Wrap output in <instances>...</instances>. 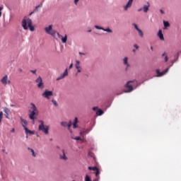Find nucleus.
<instances>
[{
    "mask_svg": "<svg viewBox=\"0 0 181 181\" xmlns=\"http://www.w3.org/2000/svg\"><path fill=\"white\" fill-rule=\"evenodd\" d=\"M145 81H143L142 82H138V81H129L127 83L124 85V87L126 89L123 90V93H131L134 91V90H136V88H138L141 84H144Z\"/></svg>",
    "mask_w": 181,
    "mask_h": 181,
    "instance_id": "obj_1",
    "label": "nucleus"
},
{
    "mask_svg": "<svg viewBox=\"0 0 181 181\" xmlns=\"http://www.w3.org/2000/svg\"><path fill=\"white\" fill-rule=\"evenodd\" d=\"M32 19L30 18H28L27 20L25 18L23 19L22 26L24 30H28V28H29L30 32H33L35 30V26L32 25Z\"/></svg>",
    "mask_w": 181,
    "mask_h": 181,
    "instance_id": "obj_2",
    "label": "nucleus"
},
{
    "mask_svg": "<svg viewBox=\"0 0 181 181\" xmlns=\"http://www.w3.org/2000/svg\"><path fill=\"white\" fill-rule=\"evenodd\" d=\"M38 122L40 124L38 126V131H41V132L47 135L49 134V129H50V126H45V122L43 120H38Z\"/></svg>",
    "mask_w": 181,
    "mask_h": 181,
    "instance_id": "obj_3",
    "label": "nucleus"
},
{
    "mask_svg": "<svg viewBox=\"0 0 181 181\" xmlns=\"http://www.w3.org/2000/svg\"><path fill=\"white\" fill-rule=\"evenodd\" d=\"M172 66H173V64L171 61V64L168 68H166L165 70H163V71L160 72V71L159 69H156V73L157 75L156 76V77H163V76H165V74H166V73H168V71H169V69H170L172 67Z\"/></svg>",
    "mask_w": 181,
    "mask_h": 181,
    "instance_id": "obj_4",
    "label": "nucleus"
},
{
    "mask_svg": "<svg viewBox=\"0 0 181 181\" xmlns=\"http://www.w3.org/2000/svg\"><path fill=\"white\" fill-rule=\"evenodd\" d=\"M35 83H37V87L38 88H40L41 90H43V88H45V83H43L42 77L38 76L37 78L35 80Z\"/></svg>",
    "mask_w": 181,
    "mask_h": 181,
    "instance_id": "obj_5",
    "label": "nucleus"
},
{
    "mask_svg": "<svg viewBox=\"0 0 181 181\" xmlns=\"http://www.w3.org/2000/svg\"><path fill=\"white\" fill-rule=\"evenodd\" d=\"M42 97L45 98H49V97H52L53 95V91L52 90H45L42 94Z\"/></svg>",
    "mask_w": 181,
    "mask_h": 181,
    "instance_id": "obj_6",
    "label": "nucleus"
},
{
    "mask_svg": "<svg viewBox=\"0 0 181 181\" xmlns=\"http://www.w3.org/2000/svg\"><path fill=\"white\" fill-rule=\"evenodd\" d=\"M2 84L6 86V84H10L11 81H8V75H5L1 80Z\"/></svg>",
    "mask_w": 181,
    "mask_h": 181,
    "instance_id": "obj_7",
    "label": "nucleus"
},
{
    "mask_svg": "<svg viewBox=\"0 0 181 181\" xmlns=\"http://www.w3.org/2000/svg\"><path fill=\"white\" fill-rule=\"evenodd\" d=\"M69 75V72L67 71V68L65 69L64 72L61 74L57 78V81H59V80H62V78H64L66 76Z\"/></svg>",
    "mask_w": 181,
    "mask_h": 181,
    "instance_id": "obj_8",
    "label": "nucleus"
},
{
    "mask_svg": "<svg viewBox=\"0 0 181 181\" xmlns=\"http://www.w3.org/2000/svg\"><path fill=\"white\" fill-rule=\"evenodd\" d=\"M132 2L134 0H129L125 6H124V11H128V8H131L132 6Z\"/></svg>",
    "mask_w": 181,
    "mask_h": 181,
    "instance_id": "obj_9",
    "label": "nucleus"
},
{
    "mask_svg": "<svg viewBox=\"0 0 181 181\" xmlns=\"http://www.w3.org/2000/svg\"><path fill=\"white\" fill-rule=\"evenodd\" d=\"M37 115V114L36 113V112L31 111L30 113L29 114V118H30V119L35 121V119H36Z\"/></svg>",
    "mask_w": 181,
    "mask_h": 181,
    "instance_id": "obj_10",
    "label": "nucleus"
},
{
    "mask_svg": "<svg viewBox=\"0 0 181 181\" xmlns=\"http://www.w3.org/2000/svg\"><path fill=\"white\" fill-rule=\"evenodd\" d=\"M123 64L124 66H126V70L128 69V67H130L131 65L128 63V57H126L123 59Z\"/></svg>",
    "mask_w": 181,
    "mask_h": 181,
    "instance_id": "obj_11",
    "label": "nucleus"
},
{
    "mask_svg": "<svg viewBox=\"0 0 181 181\" xmlns=\"http://www.w3.org/2000/svg\"><path fill=\"white\" fill-rule=\"evenodd\" d=\"M53 29V25H49L48 27H46L45 28V30L46 32V33H47L48 35H49V33L52 32L51 30Z\"/></svg>",
    "mask_w": 181,
    "mask_h": 181,
    "instance_id": "obj_12",
    "label": "nucleus"
},
{
    "mask_svg": "<svg viewBox=\"0 0 181 181\" xmlns=\"http://www.w3.org/2000/svg\"><path fill=\"white\" fill-rule=\"evenodd\" d=\"M149 6H151V4H149V2H147V5H144L143 6V11L144 12H145V13H146V12L149 11Z\"/></svg>",
    "mask_w": 181,
    "mask_h": 181,
    "instance_id": "obj_13",
    "label": "nucleus"
},
{
    "mask_svg": "<svg viewBox=\"0 0 181 181\" xmlns=\"http://www.w3.org/2000/svg\"><path fill=\"white\" fill-rule=\"evenodd\" d=\"M4 116L6 117V118H9V109H8L7 107H4Z\"/></svg>",
    "mask_w": 181,
    "mask_h": 181,
    "instance_id": "obj_14",
    "label": "nucleus"
},
{
    "mask_svg": "<svg viewBox=\"0 0 181 181\" xmlns=\"http://www.w3.org/2000/svg\"><path fill=\"white\" fill-rule=\"evenodd\" d=\"M158 36L161 40H165V37H163V33H162V30H159L158 33Z\"/></svg>",
    "mask_w": 181,
    "mask_h": 181,
    "instance_id": "obj_15",
    "label": "nucleus"
},
{
    "mask_svg": "<svg viewBox=\"0 0 181 181\" xmlns=\"http://www.w3.org/2000/svg\"><path fill=\"white\" fill-rule=\"evenodd\" d=\"M62 153H63L62 156V155L59 156L60 159H62L63 160H67L68 158L66 156V153L64 152V149L62 150Z\"/></svg>",
    "mask_w": 181,
    "mask_h": 181,
    "instance_id": "obj_16",
    "label": "nucleus"
},
{
    "mask_svg": "<svg viewBox=\"0 0 181 181\" xmlns=\"http://www.w3.org/2000/svg\"><path fill=\"white\" fill-rule=\"evenodd\" d=\"M180 54V52H177V54H176L175 59L172 61L173 64H175V63H176L177 62H178Z\"/></svg>",
    "mask_w": 181,
    "mask_h": 181,
    "instance_id": "obj_17",
    "label": "nucleus"
},
{
    "mask_svg": "<svg viewBox=\"0 0 181 181\" xmlns=\"http://www.w3.org/2000/svg\"><path fill=\"white\" fill-rule=\"evenodd\" d=\"M31 105V112H37V107H36V105L35 103H30Z\"/></svg>",
    "mask_w": 181,
    "mask_h": 181,
    "instance_id": "obj_18",
    "label": "nucleus"
},
{
    "mask_svg": "<svg viewBox=\"0 0 181 181\" xmlns=\"http://www.w3.org/2000/svg\"><path fill=\"white\" fill-rule=\"evenodd\" d=\"M163 22L164 25V27H163L164 30L167 29V28H169V26H170V23H169V21H163Z\"/></svg>",
    "mask_w": 181,
    "mask_h": 181,
    "instance_id": "obj_19",
    "label": "nucleus"
},
{
    "mask_svg": "<svg viewBox=\"0 0 181 181\" xmlns=\"http://www.w3.org/2000/svg\"><path fill=\"white\" fill-rule=\"evenodd\" d=\"M25 134H30V135H35V131H30L28 127H25Z\"/></svg>",
    "mask_w": 181,
    "mask_h": 181,
    "instance_id": "obj_20",
    "label": "nucleus"
},
{
    "mask_svg": "<svg viewBox=\"0 0 181 181\" xmlns=\"http://www.w3.org/2000/svg\"><path fill=\"white\" fill-rule=\"evenodd\" d=\"M93 129V127H91L90 129H86L85 130H83V132H81L80 134L81 135H83V134H88L89 132H90V131Z\"/></svg>",
    "mask_w": 181,
    "mask_h": 181,
    "instance_id": "obj_21",
    "label": "nucleus"
},
{
    "mask_svg": "<svg viewBox=\"0 0 181 181\" xmlns=\"http://www.w3.org/2000/svg\"><path fill=\"white\" fill-rule=\"evenodd\" d=\"M22 125L23 127V129L25 130V128H26V125H28V122L25 119H23L21 118Z\"/></svg>",
    "mask_w": 181,
    "mask_h": 181,
    "instance_id": "obj_22",
    "label": "nucleus"
},
{
    "mask_svg": "<svg viewBox=\"0 0 181 181\" xmlns=\"http://www.w3.org/2000/svg\"><path fill=\"white\" fill-rule=\"evenodd\" d=\"M43 6V2H41L38 6H35V8L33 10V12H37L39 8H42Z\"/></svg>",
    "mask_w": 181,
    "mask_h": 181,
    "instance_id": "obj_23",
    "label": "nucleus"
},
{
    "mask_svg": "<svg viewBox=\"0 0 181 181\" xmlns=\"http://www.w3.org/2000/svg\"><path fill=\"white\" fill-rule=\"evenodd\" d=\"M104 114V111H103V110L101 109H98L97 111H96V115H99V116H101Z\"/></svg>",
    "mask_w": 181,
    "mask_h": 181,
    "instance_id": "obj_24",
    "label": "nucleus"
},
{
    "mask_svg": "<svg viewBox=\"0 0 181 181\" xmlns=\"http://www.w3.org/2000/svg\"><path fill=\"white\" fill-rule=\"evenodd\" d=\"M62 43H67V35H65L64 37H61Z\"/></svg>",
    "mask_w": 181,
    "mask_h": 181,
    "instance_id": "obj_25",
    "label": "nucleus"
},
{
    "mask_svg": "<svg viewBox=\"0 0 181 181\" xmlns=\"http://www.w3.org/2000/svg\"><path fill=\"white\" fill-rule=\"evenodd\" d=\"M161 56H162V57H165L164 59H165V63L169 61V58L168 57L166 52L163 53Z\"/></svg>",
    "mask_w": 181,
    "mask_h": 181,
    "instance_id": "obj_26",
    "label": "nucleus"
},
{
    "mask_svg": "<svg viewBox=\"0 0 181 181\" xmlns=\"http://www.w3.org/2000/svg\"><path fill=\"white\" fill-rule=\"evenodd\" d=\"M28 151H30V152L32 153V155L34 158H36V153H35V150H33V148H28Z\"/></svg>",
    "mask_w": 181,
    "mask_h": 181,
    "instance_id": "obj_27",
    "label": "nucleus"
},
{
    "mask_svg": "<svg viewBox=\"0 0 181 181\" xmlns=\"http://www.w3.org/2000/svg\"><path fill=\"white\" fill-rule=\"evenodd\" d=\"M137 32H138L139 36L140 37H144V32H142V30L139 29V30H137Z\"/></svg>",
    "mask_w": 181,
    "mask_h": 181,
    "instance_id": "obj_28",
    "label": "nucleus"
},
{
    "mask_svg": "<svg viewBox=\"0 0 181 181\" xmlns=\"http://www.w3.org/2000/svg\"><path fill=\"white\" fill-rule=\"evenodd\" d=\"M103 32H107V33H112V30H111L110 28H103Z\"/></svg>",
    "mask_w": 181,
    "mask_h": 181,
    "instance_id": "obj_29",
    "label": "nucleus"
},
{
    "mask_svg": "<svg viewBox=\"0 0 181 181\" xmlns=\"http://www.w3.org/2000/svg\"><path fill=\"white\" fill-rule=\"evenodd\" d=\"M98 168H97V166H94V167H88V170H94V171H96V170H98Z\"/></svg>",
    "mask_w": 181,
    "mask_h": 181,
    "instance_id": "obj_30",
    "label": "nucleus"
},
{
    "mask_svg": "<svg viewBox=\"0 0 181 181\" xmlns=\"http://www.w3.org/2000/svg\"><path fill=\"white\" fill-rule=\"evenodd\" d=\"M71 139H75V141H81V137L80 136H76V137L71 136Z\"/></svg>",
    "mask_w": 181,
    "mask_h": 181,
    "instance_id": "obj_31",
    "label": "nucleus"
},
{
    "mask_svg": "<svg viewBox=\"0 0 181 181\" xmlns=\"http://www.w3.org/2000/svg\"><path fill=\"white\" fill-rule=\"evenodd\" d=\"M49 35L52 36V37H56L57 32L56 31H52Z\"/></svg>",
    "mask_w": 181,
    "mask_h": 181,
    "instance_id": "obj_32",
    "label": "nucleus"
},
{
    "mask_svg": "<svg viewBox=\"0 0 181 181\" xmlns=\"http://www.w3.org/2000/svg\"><path fill=\"white\" fill-rule=\"evenodd\" d=\"M61 125L62 127H64V128H66L67 127V122H62Z\"/></svg>",
    "mask_w": 181,
    "mask_h": 181,
    "instance_id": "obj_33",
    "label": "nucleus"
},
{
    "mask_svg": "<svg viewBox=\"0 0 181 181\" xmlns=\"http://www.w3.org/2000/svg\"><path fill=\"white\" fill-rule=\"evenodd\" d=\"M95 29H98V30H103L104 28L100 27V25H95Z\"/></svg>",
    "mask_w": 181,
    "mask_h": 181,
    "instance_id": "obj_34",
    "label": "nucleus"
},
{
    "mask_svg": "<svg viewBox=\"0 0 181 181\" xmlns=\"http://www.w3.org/2000/svg\"><path fill=\"white\" fill-rule=\"evenodd\" d=\"M85 181H91V178L88 175H86L85 177Z\"/></svg>",
    "mask_w": 181,
    "mask_h": 181,
    "instance_id": "obj_35",
    "label": "nucleus"
},
{
    "mask_svg": "<svg viewBox=\"0 0 181 181\" xmlns=\"http://www.w3.org/2000/svg\"><path fill=\"white\" fill-rule=\"evenodd\" d=\"M71 125H73V123L71 121H69V123H67L66 127L69 128V129H70V128H71Z\"/></svg>",
    "mask_w": 181,
    "mask_h": 181,
    "instance_id": "obj_36",
    "label": "nucleus"
},
{
    "mask_svg": "<svg viewBox=\"0 0 181 181\" xmlns=\"http://www.w3.org/2000/svg\"><path fill=\"white\" fill-rule=\"evenodd\" d=\"M75 67H76V69H77L78 73H81V66H77V65H76Z\"/></svg>",
    "mask_w": 181,
    "mask_h": 181,
    "instance_id": "obj_37",
    "label": "nucleus"
},
{
    "mask_svg": "<svg viewBox=\"0 0 181 181\" xmlns=\"http://www.w3.org/2000/svg\"><path fill=\"white\" fill-rule=\"evenodd\" d=\"M52 104H54V105L55 107H57L59 105L57 104V101L54 100H52Z\"/></svg>",
    "mask_w": 181,
    "mask_h": 181,
    "instance_id": "obj_38",
    "label": "nucleus"
},
{
    "mask_svg": "<svg viewBox=\"0 0 181 181\" xmlns=\"http://www.w3.org/2000/svg\"><path fill=\"white\" fill-rule=\"evenodd\" d=\"M132 25H133V26L134 27V29H136V30H139V29H140V28L138 27V25H136V23H133Z\"/></svg>",
    "mask_w": 181,
    "mask_h": 181,
    "instance_id": "obj_39",
    "label": "nucleus"
},
{
    "mask_svg": "<svg viewBox=\"0 0 181 181\" xmlns=\"http://www.w3.org/2000/svg\"><path fill=\"white\" fill-rule=\"evenodd\" d=\"M95 176H98V175H100V169L98 168V170H95Z\"/></svg>",
    "mask_w": 181,
    "mask_h": 181,
    "instance_id": "obj_40",
    "label": "nucleus"
},
{
    "mask_svg": "<svg viewBox=\"0 0 181 181\" xmlns=\"http://www.w3.org/2000/svg\"><path fill=\"white\" fill-rule=\"evenodd\" d=\"M78 122V119L77 117H75L74 120V123L73 124H77Z\"/></svg>",
    "mask_w": 181,
    "mask_h": 181,
    "instance_id": "obj_41",
    "label": "nucleus"
},
{
    "mask_svg": "<svg viewBox=\"0 0 181 181\" xmlns=\"http://www.w3.org/2000/svg\"><path fill=\"white\" fill-rule=\"evenodd\" d=\"M57 35L59 39H62V37H63V35H60V33H59L58 32H57Z\"/></svg>",
    "mask_w": 181,
    "mask_h": 181,
    "instance_id": "obj_42",
    "label": "nucleus"
},
{
    "mask_svg": "<svg viewBox=\"0 0 181 181\" xmlns=\"http://www.w3.org/2000/svg\"><path fill=\"white\" fill-rule=\"evenodd\" d=\"M57 35L59 39H62V37H63V35H60V33H59L58 32H57Z\"/></svg>",
    "mask_w": 181,
    "mask_h": 181,
    "instance_id": "obj_43",
    "label": "nucleus"
},
{
    "mask_svg": "<svg viewBox=\"0 0 181 181\" xmlns=\"http://www.w3.org/2000/svg\"><path fill=\"white\" fill-rule=\"evenodd\" d=\"M92 110H93V111H98V107H93L92 108Z\"/></svg>",
    "mask_w": 181,
    "mask_h": 181,
    "instance_id": "obj_44",
    "label": "nucleus"
},
{
    "mask_svg": "<svg viewBox=\"0 0 181 181\" xmlns=\"http://www.w3.org/2000/svg\"><path fill=\"white\" fill-rule=\"evenodd\" d=\"M80 66V61H76L75 66Z\"/></svg>",
    "mask_w": 181,
    "mask_h": 181,
    "instance_id": "obj_45",
    "label": "nucleus"
},
{
    "mask_svg": "<svg viewBox=\"0 0 181 181\" xmlns=\"http://www.w3.org/2000/svg\"><path fill=\"white\" fill-rule=\"evenodd\" d=\"M30 73H33V74H36V69L35 70H30Z\"/></svg>",
    "mask_w": 181,
    "mask_h": 181,
    "instance_id": "obj_46",
    "label": "nucleus"
},
{
    "mask_svg": "<svg viewBox=\"0 0 181 181\" xmlns=\"http://www.w3.org/2000/svg\"><path fill=\"white\" fill-rule=\"evenodd\" d=\"M134 47H135V49H139V46H138V45H136V44L134 45Z\"/></svg>",
    "mask_w": 181,
    "mask_h": 181,
    "instance_id": "obj_47",
    "label": "nucleus"
},
{
    "mask_svg": "<svg viewBox=\"0 0 181 181\" xmlns=\"http://www.w3.org/2000/svg\"><path fill=\"white\" fill-rule=\"evenodd\" d=\"M160 12L162 15H165V11L162 9H160Z\"/></svg>",
    "mask_w": 181,
    "mask_h": 181,
    "instance_id": "obj_48",
    "label": "nucleus"
},
{
    "mask_svg": "<svg viewBox=\"0 0 181 181\" xmlns=\"http://www.w3.org/2000/svg\"><path fill=\"white\" fill-rule=\"evenodd\" d=\"M73 127L76 129V128H78V126H77V124H73Z\"/></svg>",
    "mask_w": 181,
    "mask_h": 181,
    "instance_id": "obj_49",
    "label": "nucleus"
},
{
    "mask_svg": "<svg viewBox=\"0 0 181 181\" xmlns=\"http://www.w3.org/2000/svg\"><path fill=\"white\" fill-rule=\"evenodd\" d=\"M78 1H80V0H74V4H75V5H77L78 4Z\"/></svg>",
    "mask_w": 181,
    "mask_h": 181,
    "instance_id": "obj_50",
    "label": "nucleus"
},
{
    "mask_svg": "<svg viewBox=\"0 0 181 181\" xmlns=\"http://www.w3.org/2000/svg\"><path fill=\"white\" fill-rule=\"evenodd\" d=\"M80 56H86V54L83 52H79Z\"/></svg>",
    "mask_w": 181,
    "mask_h": 181,
    "instance_id": "obj_51",
    "label": "nucleus"
},
{
    "mask_svg": "<svg viewBox=\"0 0 181 181\" xmlns=\"http://www.w3.org/2000/svg\"><path fill=\"white\" fill-rule=\"evenodd\" d=\"M0 117H1V118H2V117H4V112H0Z\"/></svg>",
    "mask_w": 181,
    "mask_h": 181,
    "instance_id": "obj_52",
    "label": "nucleus"
},
{
    "mask_svg": "<svg viewBox=\"0 0 181 181\" xmlns=\"http://www.w3.org/2000/svg\"><path fill=\"white\" fill-rule=\"evenodd\" d=\"M69 69H73V64H71L69 66Z\"/></svg>",
    "mask_w": 181,
    "mask_h": 181,
    "instance_id": "obj_53",
    "label": "nucleus"
},
{
    "mask_svg": "<svg viewBox=\"0 0 181 181\" xmlns=\"http://www.w3.org/2000/svg\"><path fill=\"white\" fill-rule=\"evenodd\" d=\"M11 133L15 132V129H12L11 130Z\"/></svg>",
    "mask_w": 181,
    "mask_h": 181,
    "instance_id": "obj_54",
    "label": "nucleus"
},
{
    "mask_svg": "<svg viewBox=\"0 0 181 181\" xmlns=\"http://www.w3.org/2000/svg\"><path fill=\"white\" fill-rule=\"evenodd\" d=\"M142 9H144V8H139L138 12H141V11H142Z\"/></svg>",
    "mask_w": 181,
    "mask_h": 181,
    "instance_id": "obj_55",
    "label": "nucleus"
},
{
    "mask_svg": "<svg viewBox=\"0 0 181 181\" xmlns=\"http://www.w3.org/2000/svg\"><path fill=\"white\" fill-rule=\"evenodd\" d=\"M2 9H4V7L0 6V12H2Z\"/></svg>",
    "mask_w": 181,
    "mask_h": 181,
    "instance_id": "obj_56",
    "label": "nucleus"
},
{
    "mask_svg": "<svg viewBox=\"0 0 181 181\" xmlns=\"http://www.w3.org/2000/svg\"><path fill=\"white\" fill-rule=\"evenodd\" d=\"M18 71H20V73H22V71H23V70H22V69H18Z\"/></svg>",
    "mask_w": 181,
    "mask_h": 181,
    "instance_id": "obj_57",
    "label": "nucleus"
},
{
    "mask_svg": "<svg viewBox=\"0 0 181 181\" xmlns=\"http://www.w3.org/2000/svg\"><path fill=\"white\" fill-rule=\"evenodd\" d=\"M35 13V12L32 11L31 13H30V16L33 15V13Z\"/></svg>",
    "mask_w": 181,
    "mask_h": 181,
    "instance_id": "obj_58",
    "label": "nucleus"
},
{
    "mask_svg": "<svg viewBox=\"0 0 181 181\" xmlns=\"http://www.w3.org/2000/svg\"><path fill=\"white\" fill-rule=\"evenodd\" d=\"M2 122V117L0 116V123Z\"/></svg>",
    "mask_w": 181,
    "mask_h": 181,
    "instance_id": "obj_59",
    "label": "nucleus"
},
{
    "mask_svg": "<svg viewBox=\"0 0 181 181\" xmlns=\"http://www.w3.org/2000/svg\"><path fill=\"white\" fill-rule=\"evenodd\" d=\"M151 50L153 51V47H151Z\"/></svg>",
    "mask_w": 181,
    "mask_h": 181,
    "instance_id": "obj_60",
    "label": "nucleus"
},
{
    "mask_svg": "<svg viewBox=\"0 0 181 181\" xmlns=\"http://www.w3.org/2000/svg\"><path fill=\"white\" fill-rule=\"evenodd\" d=\"M95 180V181H98V178H96V179H95V180Z\"/></svg>",
    "mask_w": 181,
    "mask_h": 181,
    "instance_id": "obj_61",
    "label": "nucleus"
},
{
    "mask_svg": "<svg viewBox=\"0 0 181 181\" xmlns=\"http://www.w3.org/2000/svg\"><path fill=\"white\" fill-rule=\"evenodd\" d=\"M132 52H134V53H135V52H136V50L135 49H133Z\"/></svg>",
    "mask_w": 181,
    "mask_h": 181,
    "instance_id": "obj_62",
    "label": "nucleus"
},
{
    "mask_svg": "<svg viewBox=\"0 0 181 181\" xmlns=\"http://www.w3.org/2000/svg\"><path fill=\"white\" fill-rule=\"evenodd\" d=\"M88 33L91 32V30H88Z\"/></svg>",
    "mask_w": 181,
    "mask_h": 181,
    "instance_id": "obj_63",
    "label": "nucleus"
},
{
    "mask_svg": "<svg viewBox=\"0 0 181 181\" xmlns=\"http://www.w3.org/2000/svg\"><path fill=\"white\" fill-rule=\"evenodd\" d=\"M2 152H5V149H3V150H2Z\"/></svg>",
    "mask_w": 181,
    "mask_h": 181,
    "instance_id": "obj_64",
    "label": "nucleus"
}]
</instances>
